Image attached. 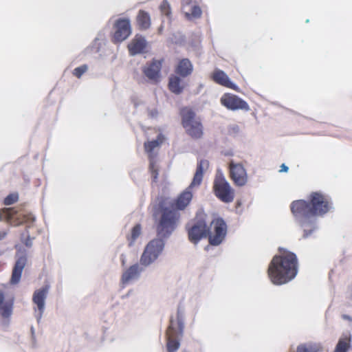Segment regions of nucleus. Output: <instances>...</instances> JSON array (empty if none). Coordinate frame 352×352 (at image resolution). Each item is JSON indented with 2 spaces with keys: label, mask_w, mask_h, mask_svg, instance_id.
<instances>
[{
  "label": "nucleus",
  "mask_w": 352,
  "mask_h": 352,
  "mask_svg": "<svg viewBox=\"0 0 352 352\" xmlns=\"http://www.w3.org/2000/svg\"><path fill=\"white\" fill-rule=\"evenodd\" d=\"M146 47V40L140 35H136L128 45L129 53L131 55L143 53Z\"/></svg>",
  "instance_id": "412c9836"
},
{
  "label": "nucleus",
  "mask_w": 352,
  "mask_h": 352,
  "mask_svg": "<svg viewBox=\"0 0 352 352\" xmlns=\"http://www.w3.org/2000/svg\"><path fill=\"white\" fill-rule=\"evenodd\" d=\"M309 203L314 217L322 216L333 208L331 199L320 192H313L309 196Z\"/></svg>",
  "instance_id": "0eeeda50"
},
{
  "label": "nucleus",
  "mask_w": 352,
  "mask_h": 352,
  "mask_svg": "<svg viewBox=\"0 0 352 352\" xmlns=\"http://www.w3.org/2000/svg\"><path fill=\"white\" fill-rule=\"evenodd\" d=\"M227 233V226L219 217H214L210 222V230H208L209 242L212 245H218L224 240Z\"/></svg>",
  "instance_id": "1a4fd4ad"
},
{
  "label": "nucleus",
  "mask_w": 352,
  "mask_h": 352,
  "mask_svg": "<svg viewBox=\"0 0 352 352\" xmlns=\"http://www.w3.org/2000/svg\"><path fill=\"white\" fill-rule=\"evenodd\" d=\"M160 10L163 14L168 16L170 11V6L166 1H163V3L160 6Z\"/></svg>",
  "instance_id": "473e14b6"
},
{
  "label": "nucleus",
  "mask_w": 352,
  "mask_h": 352,
  "mask_svg": "<svg viewBox=\"0 0 352 352\" xmlns=\"http://www.w3.org/2000/svg\"><path fill=\"white\" fill-rule=\"evenodd\" d=\"M298 273L296 256L286 250L280 249L268 267V276L271 282L277 285L287 283L293 280Z\"/></svg>",
  "instance_id": "f257e3e1"
},
{
  "label": "nucleus",
  "mask_w": 352,
  "mask_h": 352,
  "mask_svg": "<svg viewBox=\"0 0 352 352\" xmlns=\"http://www.w3.org/2000/svg\"><path fill=\"white\" fill-rule=\"evenodd\" d=\"M221 103L222 105L230 110H250L249 105L246 102L238 96L231 94H223L221 98Z\"/></svg>",
  "instance_id": "2eb2a0df"
},
{
  "label": "nucleus",
  "mask_w": 352,
  "mask_h": 352,
  "mask_svg": "<svg viewBox=\"0 0 352 352\" xmlns=\"http://www.w3.org/2000/svg\"><path fill=\"white\" fill-rule=\"evenodd\" d=\"M323 346L318 342H307L299 344L296 352H322Z\"/></svg>",
  "instance_id": "a878e982"
},
{
  "label": "nucleus",
  "mask_w": 352,
  "mask_h": 352,
  "mask_svg": "<svg viewBox=\"0 0 352 352\" xmlns=\"http://www.w3.org/2000/svg\"><path fill=\"white\" fill-rule=\"evenodd\" d=\"M168 87L170 90L175 94H181L186 87L185 82L177 76H171L169 78Z\"/></svg>",
  "instance_id": "b1692460"
},
{
  "label": "nucleus",
  "mask_w": 352,
  "mask_h": 352,
  "mask_svg": "<svg viewBox=\"0 0 352 352\" xmlns=\"http://www.w3.org/2000/svg\"><path fill=\"white\" fill-rule=\"evenodd\" d=\"M210 78L216 83L232 89L235 91H239V87L234 83H233L228 76L222 70L219 69H215L211 74Z\"/></svg>",
  "instance_id": "f3484780"
},
{
  "label": "nucleus",
  "mask_w": 352,
  "mask_h": 352,
  "mask_svg": "<svg viewBox=\"0 0 352 352\" xmlns=\"http://www.w3.org/2000/svg\"><path fill=\"white\" fill-rule=\"evenodd\" d=\"M50 285H45L35 289L32 294L34 315L38 322H40L45 309V301L50 291Z\"/></svg>",
  "instance_id": "9d476101"
},
{
  "label": "nucleus",
  "mask_w": 352,
  "mask_h": 352,
  "mask_svg": "<svg viewBox=\"0 0 352 352\" xmlns=\"http://www.w3.org/2000/svg\"><path fill=\"white\" fill-rule=\"evenodd\" d=\"M208 234L206 223L204 220H199L192 226H188V235L190 241L197 244L201 239Z\"/></svg>",
  "instance_id": "4468645a"
},
{
  "label": "nucleus",
  "mask_w": 352,
  "mask_h": 352,
  "mask_svg": "<svg viewBox=\"0 0 352 352\" xmlns=\"http://www.w3.org/2000/svg\"><path fill=\"white\" fill-rule=\"evenodd\" d=\"M31 219H32V221H34V219H35V217H31Z\"/></svg>",
  "instance_id": "e433bc0d"
},
{
  "label": "nucleus",
  "mask_w": 352,
  "mask_h": 352,
  "mask_svg": "<svg viewBox=\"0 0 352 352\" xmlns=\"http://www.w3.org/2000/svg\"><path fill=\"white\" fill-rule=\"evenodd\" d=\"M290 210L296 222L303 231V237H308L317 229L316 218L314 217L309 201H294L290 204Z\"/></svg>",
  "instance_id": "f03ea898"
},
{
  "label": "nucleus",
  "mask_w": 352,
  "mask_h": 352,
  "mask_svg": "<svg viewBox=\"0 0 352 352\" xmlns=\"http://www.w3.org/2000/svg\"><path fill=\"white\" fill-rule=\"evenodd\" d=\"M184 324L181 320L177 322L170 320V324L166 332L167 350L168 352H175L179 347V342L177 337L183 332Z\"/></svg>",
  "instance_id": "9b49d317"
},
{
  "label": "nucleus",
  "mask_w": 352,
  "mask_h": 352,
  "mask_svg": "<svg viewBox=\"0 0 352 352\" xmlns=\"http://www.w3.org/2000/svg\"><path fill=\"white\" fill-rule=\"evenodd\" d=\"M213 191L215 196L224 203H230L234 199V190L220 170L217 171L214 179Z\"/></svg>",
  "instance_id": "423d86ee"
},
{
  "label": "nucleus",
  "mask_w": 352,
  "mask_h": 352,
  "mask_svg": "<svg viewBox=\"0 0 352 352\" xmlns=\"http://www.w3.org/2000/svg\"><path fill=\"white\" fill-rule=\"evenodd\" d=\"M14 298L6 296L0 292V315L4 319H8L12 314Z\"/></svg>",
  "instance_id": "6ab92c4d"
},
{
  "label": "nucleus",
  "mask_w": 352,
  "mask_h": 352,
  "mask_svg": "<svg viewBox=\"0 0 352 352\" xmlns=\"http://www.w3.org/2000/svg\"><path fill=\"white\" fill-rule=\"evenodd\" d=\"M17 214V211L12 208H6L0 210V221L2 220L3 215L6 216L8 221H10L12 224L15 226L19 225L22 223V221L17 218L16 220L14 219V216Z\"/></svg>",
  "instance_id": "bb28decb"
},
{
  "label": "nucleus",
  "mask_w": 352,
  "mask_h": 352,
  "mask_svg": "<svg viewBox=\"0 0 352 352\" xmlns=\"http://www.w3.org/2000/svg\"><path fill=\"white\" fill-rule=\"evenodd\" d=\"M148 113L151 118H155L157 115L158 112L156 109H152Z\"/></svg>",
  "instance_id": "f704fd0d"
},
{
  "label": "nucleus",
  "mask_w": 352,
  "mask_h": 352,
  "mask_svg": "<svg viewBox=\"0 0 352 352\" xmlns=\"http://www.w3.org/2000/svg\"><path fill=\"white\" fill-rule=\"evenodd\" d=\"M162 67L161 60H153L146 64L143 68L144 75L153 82H158L160 79V70Z\"/></svg>",
  "instance_id": "a211bd4d"
},
{
  "label": "nucleus",
  "mask_w": 352,
  "mask_h": 352,
  "mask_svg": "<svg viewBox=\"0 0 352 352\" xmlns=\"http://www.w3.org/2000/svg\"><path fill=\"white\" fill-rule=\"evenodd\" d=\"M164 137L161 133H157L156 139L152 140L151 141H147L144 143V148L146 152L149 155L150 159V170L152 173V176L154 179L157 177V169L158 166L157 162L152 158V155L155 150L162 144V143L164 140Z\"/></svg>",
  "instance_id": "ddd939ff"
},
{
  "label": "nucleus",
  "mask_w": 352,
  "mask_h": 352,
  "mask_svg": "<svg viewBox=\"0 0 352 352\" xmlns=\"http://www.w3.org/2000/svg\"><path fill=\"white\" fill-rule=\"evenodd\" d=\"M350 346V338H341L338 340L333 352H347Z\"/></svg>",
  "instance_id": "c85d7f7f"
},
{
  "label": "nucleus",
  "mask_w": 352,
  "mask_h": 352,
  "mask_svg": "<svg viewBox=\"0 0 352 352\" xmlns=\"http://www.w3.org/2000/svg\"><path fill=\"white\" fill-rule=\"evenodd\" d=\"M165 248V241L162 239L155 238L146 245L140 257V264L148 267L153 264L162 255Z\"/></svg>",
  "instance_id": "39448f33"
},
{
  "label": "nucleus",
  "mask_w": 352,
  "mask_h": 352,
  "mask_svg": "<svg viewBox=\"0 0 352 352\" xmlns=\"http://www.w3.org/2000/svg\"><path fill=\"white\" fill-rule=\"evenodd\" d=\"M18 195L16 194H11L7 196L4 199V204L6 206H10L16 202L18 200Z\"/></svg>",
  "instance_id": "7c9ffc66"
},
{
  "label": "nucleus",
  "mask_w": 352,
  "mask_h": 352,
  "mask_svg": "<svg viewBox=\"0 0 352 352\" xmlns=\"http://www.w3.org/2000/svg\"><path fill=\"white\" fill-rule=\"evenodd\" d=\"M137 22L142 29H148L151 25V18L148 13L143 10L139 11Z\"/></svg>",
  "instance_id": "cd10ccee"
},
{
  "label": "nucleus",
  "mask_w": 352,
  "mask_h": 352,
  "mask_svg": "<svg viewBox=\"0 0 352 352\" xmlns=\"http://www.w3.org/2000/svg\"><path fill=\"white\" fill-rule=\"evenodd\" d=\"M142 234V228L140 225H135L133 229L131 230L130 235L128 236V240L129 242V245H132L136 239L141 235Z\"/></svg>",
  "instance_id": "c756f323"
},
{
  "label": "nucleus",
  "mask_w": 352,
  "mask_h": 352,
  "mask_svg": "<svg viewBox=\"0 0 352 352\" xmlns=\"http://www.w3.org/2000/svg\"><path fill=\"white\" fill-rule=\"evenodd\" d=\"M230 177L237 186H244L248 181L247 171L243 165L231 161L229 164Z\"/></svg>",
  "instance_id": "f8f14e48"
},
{
  "label": "nucleus",
  "mask_w": 352,
  "mask_h": 352,
  "mask_svg": "<svg viewBox=\"0 0 352 352\" xmlns=\"http://www.w3.org/2000/svg\"><path fill=\"white\" fill-rule=\"evenodd\" d=\"M289 170V167L286 166L285 164H282L280 166V173H287Z\"/></svg>",
  "instance_id": "72a5a7b5"
},
{
  "label": "nucleus",
  "mask_w": 352,
  "mask_h": 352,
  "mask_svg": "<svg viewBox=\"0 0 352 352\" xmlns=\"http://www.w3.org/2000/svg\"><path fill=\"white\" fill-rule=\"evenodd\" d=\"M26 261L27 259L25 256H21L16 260L10 279V283L12 285H16L19 283L23 270L26 265Z\"/></svg>",
  "instance_id": "4be33fe9"
},
{
  "label": "nucleus",
  "mask_w": 352,
  "mask_h": 352,
  "mask_svg": "<svg viewBox=\"0 0 352 352\" xmlns=\"http://www.w3.org/2000/svg\"><path fill=\"white\" fill-rule=\"evenodd\" d=\"M182 125L187 133L193 138H200L203 135L202 126L194 112L185 108L182 111Z\"/></svg>",
  "instance_id": "6e6552de"
},
{
  "label": "nucleus",
  "mask_w": 352,
  "mask_h": 352,
  "mask_svg": "<svg viewBox=\"0 0 352 352\" xmlns=\"http://www.w3.org/2000/svg\"><path fill=\"white\" fill-rule=\"evenodd\" d=\"M209 168V162L207 160H201L197 167L196 172L189 186L178 197L176 201V207L179 210L184 209L190 202L192 198L191 190L197 188L201 184L204 173Z\"/></svg>",
  "instance_id": "7ed1b4c3"
},
{
  "label": "nucleus",
  "mask_w": 352,
  "mask_h": 352,
  "mask_svg": "<svg viewBox=\"0 0 352 352\" xmlns=\"http://www.w3.org/2000/svg\"><path fill=\"white\" fill-rule=\"evenodd\" d=\"M193 70V67L192 63L188 59H182L181 60L177 67L176 72L179 74L182 77H186L190 75Z\"/></svg>",
  "instance_id": "393cba45"
},
{
  "label": "nucleus",
  "mask_w": 352,
  "mask_h": 352,
  "mask_svg": "<svg viewBox=\"0 0 352 352\" xmlns=\"http://www.w3.org/2000/svg\"><path fill=\"white\" fill-rule=\"evenodd\" d=\"M114 39L121 42L126 39L131 33L130 21L128 19H119L114 25Z\"/></svg>",
  "instance_id": "dca6fc26"
},
{
  "label": "nucleus",
  "mask_w": 352,
  "mask_h": 352,
  "mask_svg": "<svg viewBox=\"0 0 352 352\" xmlns=\"http://www.w3.org/2000/svg\"><path fill=\"white\" fill-rule=\"evenodd\" d=\"M142 270L138 265H133L126 270L122 274V281L124 284H128L137 279Z\"/></svg>",
  "instance_id": "5701e85b"
},
{
  "label": "nucleus",
  "mask_w": 352,
  "mask_h": 352,
  "mask_svg": "<svg viewBox=\"0 0 352 352\" xmlns=\"http://www.w3.org/2000/svg\"><path fill=\"white\" fill-rule=\"evenodd\" d=\"M179 219V214L177 212L165 210L157 227L158 238L164 240L168 239L175 230Z\"/></svg>",
  "instance_id": "20e7f679"
},
{
  "label": "nucleus",
  "mask_w": 352,
  "mask_h": 352,
  "mask_svg": "<svg viewBox=\"0 0 352 352\" xmlns=\"http://www.w3.org/2000/svg\"><path fill=\"white\" fill-rule=\"evenodd\" d=\"M182 11L188 19L199 18L201 15V10L195 2L191 0H184L182 5Z\"/></svg>",
  "instance_id": "aec40b11"
},
{
  "label": "nucleus",
  "mask_w": 352,
  "mask_h": 352,
  "mask_svg": "<svg viewBox=\"0 0 352 352\" xmlns=\"http://www.w3.org/2000/svg\"><path fill=\"white\" fill-rule=\"evenodd\" d=\"M87 70V65H82L78 67H76L74 70V75L78 78H80L86 71Z\"/></svg>",
  "instance_id": "2f4dec72"
},
{
  "label": "nucleus",
  "mask_w": 352,
  "mask_h": 352,
  "mask_svg": "<svg viewBox=\"0 0 352 352\" xmlns=\"http://www.w3.org/2000/svg\"><path fill=\"white\" fill-rule=\"evenodd\" d=\"M25 244L27 246H31L32 245V241L31 240H28L26 242H25Z\"/></svg>",
  "instance_id": "c9c22d12"
}]
</instances>
